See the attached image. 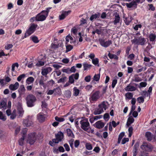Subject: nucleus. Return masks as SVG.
Wrapping results in <instances>:
<instances>
[{
  "label": "nucleus",
  "mask_w": 156,
  "mask_h": 156,
  "mask_svg": "<svg viewBox=\"0 0 156 156\" xmlns=\"http://www.w3.org/2000/svg\"><path fill=\"white\" fill-rule=\"evenodd\" d=\"M51 7L48 8L46 10L42 11L36 15V21H42L45 20L48 16V12Z\"/></svg>",
  "instance_id": "1"
},
{
  "label": "nucleus",
  "mask_w": 156,
  "mask_h": 156,
  "mask_svg": "<svg viewBox=\"0 0 156 156\" xmlns=\"http://www.w3.org/2000/svg\"><path fill=\"white\" fill-rule=\"evenodd\" d=\"M108 103L103 101L98 105L99 108L96 109L94 112V114L95 115H99L103 112L104 110H105L107 108Z\"/></svg>",
  "instance_id": "2"
},
{
  "label": "nucleus",
  "mask_w": 156,
  "mask_h": 156,
  "mask_svg": "<svg viewBox=\"0 0 156 156\" xmlns=\"http://www.w3.org/2000/svg\"><path fill=\"white\" fill-rule=\"evenodd\" d=\"M81 128L85 131L90 133L91 131L89 123L87 119H84L80 122Z\"/></svg>",
  "instance_id": "3"
},
{
  "label": "nucleus",
  "mask_w": 156,
  "mask_h": 156,
  "mask_svg": "<svg viewBox=\"0 0 156 156\" xmlns=\"http://www.w3.org/2000/svg\"><path fill=\"white\" fill-rule=\"evenodd\" d=\"M27 106L28 107H32L34 105V103L37 101L36 97L33 94L28 95L25 98Z\"/></svg>",
  "instance_id": "4"
},
{
  "label": "nucleus",
  "mask_w": 156,
  "mask_h": 156,
  "mask_svg": "<svg viewBox=\"0 0 156 156\" xmlns=\"http://www.w3.org/2000/svg\"><path fill=\"white\" fill-rule=\"evenodd\" d=\"M38 27L37 24L32 23L30 24L29 28L27 30L25 34V37L28 36L32 34L36 30Z\"/></svg>",
  "instance_id": "5"
},
{
  "label": "nucleus",
  "mask_w": 156,
  "mask_h": 156,
  "mask_svg": "<svg viewBox=\"0 0 156 156\" xmlns=\"http://www.w3.org/2000/svg\"><path fill=\"white\" fill-rule=\"evenodd\" d=\"M100 91L97 90L92 92L89 98V100L90 102L96 101L101 97Z\"/></svg>",
  "instance_id": "6"
},
{
  "label": "nucleus",
  "mask_w": 156,
  "mask_h": 156,
  "mask_svg": "<svg viewBox=\"0 0 156 156\" xmlns=\"http://www.w3.org/2000/svg\"><path fill=\"white\" fill-rule=\"evenodd\" d=\"M146 41V40L144 38L140 37L138 39H134L132 40L131 41L132 43L135 44L143 45L145 44Z\"/></svg>",
  "instance_id": "7"
},
{
  "label": "nucleus",
  "mask_w": 156,
  "mask_h": 156,
  "mask_svg": "<svg viewBox=\"0 0 156 156\" xmlns=\"http://www.w3.org/2000/svg\"><path fill=\"white\" fill-rule=\"evenodd\" d=\"M37 139L36 133H31L28 135L27 142L30 144H33Z\"/></svg>",
  "instance_id": "8"
},
{
  "label": "nucleus",
  "mask_w": 156,
  "mask_h": 156,
  "mask_svg": "<svg viewBox=\"0 0 156 156\" xmlns=\"http://www.w3.org/2000/svg\"><path fill=\"white\" fill-rule=\"evenodd\" d=\"M99 41L101 45L105 48L108 47L112 44V41L111 40L105 41L104 39L100 38L99 39Z\"/></svg>",
  "instance_id": "9"
},
{
  "label": "nucleus",
  "mask_w": 156,
  "mask_h": 156,
  "mask_svg": "<svg viewBox=\"0 0 156 156\" xmlns=\"http://www.w3.org/2000/svg\"><path fill=\"white\" fill-rule=\"evenodd\" d=\"M32 116H28L27 119H24L23 122V125L24 126L29 127L33 124V122L31 119Z\"/></svg>",
  "instance_id": "10"
},
{
  "label": "nucleus",
  "mask_w": 156,
  "mask_h": 156,
  "mask_svg": "<svg viewBox=\"0 0 156 156\" xmlns=\"http://www.w3.org/2000/svg\"><path fill=\"white\" fill-rule=\"evenodd\" d=\"M79 77V74L76 73L75 74H73L70 76L69 77V82L71 83H73L74 82V80H77Z\"/></svg>",
  "instance_id": "11"
},
{
  "label": "nucleus",
  "mask_w": 156,
  "mask_h": 156,
  "mask_svg": "<svg viewBox=\"0 0 156 156\" xmlns=\"http://www.w3.org/2000/svg\"><path fill=\"white\" fill-rule=\"evenodd\" d=\"M144 61L147 62V63H144L146 66L149 67L154 66L153 61H152L149 58L145 56L144 58Z\"/></svg>",
  "instance_id": "12"
},
{
  "label": "nucleus",
  "mask_w": 156,
  "mask_h": 156,
  "mask_svg": "<svg viewBox=\"0 0 156 156\" xmlns=\"http://www.w3.org/2000/svg\"><path fill=\"white\" fill-rule=\"evenodd\" d=\"M141 147L144 150L148 151L151 150L153 148V147L150 144L144 143L141 146Z\"/></svg>",
  "instance_id": "13"
},
{
  "label": "nucleus",
  "mask_w": 156,
  "mask_h": 156,
  "mask_svg": "<svg viewBox=\"0 0 156 156\" xmlns=\"http://www.w3.org/2000/svg\"><path fill=\"white\" fill-rule=\"evenodd\" d=\"M38 120L40 122H43L44 121L46 118L45 115L42 113H38L37 115Z\"/></svg>",
  "instance_id": "14"
},
{
  "label": "nucleus",
  "mask_w": 156,
  "mask_h": 156,
  "mask_svg": "<svg viewBox=\"0 0 156 156\" xmlns=\"http://www.w3.org/2000/svg\"><path fill=\"white\" fill-rule=\"evenodd\" d=\"M113 16H115L114 20L113 23L114 25H116L117 23H119L120 21V17L119 15L117 12H115Z\"/></svg>",
  "instance_id": "15"
},
{
  "label": "nucleus",
  "mask_w": 156,
  "mask_h": 156,
  "mask_svg": "<svg viewBox=\"0 0 156 156\" xmlns=\"http://www.w3.org/2000/svg\"><path fill=\"white\" fill-rule=\"evenodd\" d=\"M126 5L128 8L135 9L137 7V5L135 1L129 3H126Z\"/></svg>",
  "instance_id": "16"
},
{
  "label": "nucleus",
  "mask_w": 156,
  "mask_h": 156,
  "mask_svg": "<svg viewBox=\"0 0 156 156\" xmlns=\"http://www.w3.org/2000/svg\"><path fill=\"white\" fill-rule=\"evenodd\" d=\"M126 91H133L136 90V88L132 86L131 83L129 84L124 89Z\"/></svg>",
  "instance_id": "17"
},
{
  "label": "nucleus",
  "mask_w": 156,
  "mask_h": 156,
  "mask_svg": "<svg viewBox=\"0 0 156 156\" xmlns=\"http://www.w3.org/2000/svg\"><path fill=\"white\" fill-rule=\"evenodd\" d=\"M52 69L50 67H48L42 69L41 74L45 76L48 73L50 72L52 70Z\"/></svg>",
  "instance_id": "18"
},
{
  "label": "nucleus",
  "mask_w": 156,
  "mask_h": 156,
  "mask_svg": "<svg viewBox=\"0 0 156 156\" xmlns=\"http://www.w3.org/2000/svg\"><path fill=\"white\" fill-rule=\"evenodd\" d=\"M105 126V124L101 121L100 120L94 124V126L98 129H101Z\"/></svg>",
  "instance_id": "19"
},
{
  "label": "nucleus",
  "mask_w": 156,
  "mask_h": 156,
  "mask_svg": "<svg viewBox=\"0 0 156 156\" xmlns=\"http://www.w3.org/2000/svg\"><path fill=\"white\" fill-rule=\"evenodd\" d=\"M70 12L71 11H70L63 12L62 14L59 15V20H62L64 19L70 13Z\"/></svg>",
  "instance_id": "20"
},
{
  "label": "nucleus",
  "mask_w": 156,
  "mask_h": 156,
  "mask_svg": "<svg viewBox=\"0 0 156 156\" xmlns=\"http://www.w3.org/2000/svg\"><path fill=\"white\" fill-rule=\"evenodd\" d=\"M26 89L23 85H20L19 89L18 90V91L20 95L22 96L25 94Z\"/></svg>",
  "instance_id": "21"
},
{
  "label": "nucleus",
  "mask_w": 156,
  "mask_h": 156,
  "mask_svg": "<svg viewBox=\"0 0 156 156\" xmlns=\"http://www.w3.org/2000/svg\"><path fill=\"white\" fill-rule=\"evenodd\" d=\"M19 85V83L16 82L14 84L10 85L9 88L11 90H14L18 88Z\"/></svg>",
  "instance_id": "22"
},
{
  "label": "nucleus",
  "mask_w": 156,
  "mask_h": 156,
  "mask_svg": "<svg viewBox=\"0 0 156 156\" xmlns=\"http://www.w3.org/2000/svg\"><path fill=\"white\" fill-rule=\"evenodd\" d=\"M6 102L4 100H1L0 101V109L5 110L6 109Z\"/></svg>",
  "instance_id": "23"
},
{
  "label": "nucleus",
  "mask_w": 156,
  "mask_h": 156,
  "mask_svg": "<svg viewBox=\"0 0 156 156\" xmlns=\"http://www.w3.org/2000/svg\"><path fill=\"white\" fill-rule=\"evenodd\" d=\"M134 120V119L132 116H129L127 119L126 124V125L128 126H129L133 122Z\"/></svg>",
  "instance_id": "24"
},
{
  "label": "nucleus",
  "mask_w": 156,
  "mask_h": 156,
  "mask_svg": "<svg viewBox=\"0 0 156 156\" xmlns=\"http://www.w3.org/2000/svg\"><path fill=\"white\" fill-rule=\"evenodd\" d=\"M56 138L60 142L63 138V134L61 132H58L57 134L56 135Z\"/></svg>",
  "instance_id": "25"
},
{
  "label": "nucleus",
  "mask_w": 156,
  "mask_h": 156,
  "mask_svg": "<svg viewBox=\"0 0 156 156\" xmlns=\"http://www.w3.org/2000/svg\"><path fill=\"white\" fill-rule=\"evenodd\" d=\"M145 136L148 141H151L152 140V136L151 133L149 132H146L145 133Z\"/></svg>",
  "instance_id": "26"
},
{
  "label": "nucleus",
  "mask_w": 156,
  "mask_h": 156,
  "mask_svg": "<svg viewBox=\"0 0 156 156\" xmlns=\"http://www.w3.org/2000/svg\"><path fill=\"white\" fill-rule=\"evenodd\" d=\"M34 81V79L32 77H30L27 78L26 83L27 84H30L33 83Z\"/></svg>",
  "instance_id": "27"
},
{
  "label": "nucleus",
  "mask_w": 156,
  "mask_h": 156,
  "mask_svg": "<svg viewBox=\"0 0 156 156\" xmlns=\"http://www.w3.org/2000/svg\"><path fill=\"white\" fill-rule=\"evenodd\" d=\"M100 16V14L99 13L95 14L92 15L90 18V20L92 21L96 19V18H98Z\"/></svg>",
  "instance_id": "28"
},
{
  "label": "nucleus",
  "mask_w": 156,
  "mask_h": 156,
  "mask_svg": "<svg viewBox=\"0 0 156 156\" xmlns=\"http://www.w3.org/2000/svg\"><path fill=\"white\" fill-rule=\"evenodd\" d=\"M83 66L84 70H87L90 68L91 66V65L85 62L83 64Z\"/></svg>",
  "instance_id": "29"
},
{
  "label": "nucleus",
  "mask_w": 156,
  "mask_h": 156,
  "mask_svg": "<svg viewBox=\"0 0 156 156\" xmlns=\"http://www.w3.org/2000/svg\"><path fill=\"white\" fill-rule=\"evenodd\" d=\"M85 146L86 149L88 150H91L93 149L92 144L89 143H86L85 144Z\"/></svg>",
  "instance_id": "30"
},
{
  "label": "nucleus",
  "mask_w": 156,
  "mask_h": 156,
  "mask_svg": "<svg viewBox=\"0 0 156 156\" xmlns=\"http://www.w3.org/2000/svg\"><path fill=\"white\" fill-rule=\"evenodd\" d=\"M133 94L131 92H127L125 94L126 98L129 99H131L133 98Z\"/></svg>",
  "instance_id": "31"
},
{
  "label": "nucleus",
  "mask_w": 156,
  "mask_h": 156,
  "mask_svg": "<svg viewBox=\"0 0 156 156\" xmlns=\"http://www.w3.org/2000/svg\"><path fill=\"white\" fill-rule=\"evenodd\" d=\"M66 132L68 136H71L72 137H74V135L72 131L69 129H66Z\"/></svg>",
  "instance_id": "32"
},
{
  "label": "nucleus",
  "mask_w": 156,
  "mask_h": 156,
  "mask_svg": "<svg viewBox=\"0 0 156 156\" xmlns=\"http://www.w3.org/2000/svg\"><path fill=\"white\" fill-rule=\"evenodd\" d=\"M132 20V17L131 16H129L125 19L124 21L127 25H128Z\"/></svg>",
  "instance_id": "33"
},
{
  "label": "nucleus",
  "mask_w": 156,
  "mask_h": 156,
  "mask_svg": "<svg viewBox=\"0 0 156 156\" xmlns=\"http://www.w3.org/2000/svg\"><path fill=\"white\" fill-rule=\"evenodd\" d=\"M73 95L75 96H77L79 93V90L76 87H74L73 89Z\"/></svg>",
  "instance_id": "34"
},
{
  "label": "nucleus",
  "mask_w": 156,
  "mask_h": 156,
  "mask_svg": "<svg viewBox=\"0 0 156 156\" xmlns=\"http://www.w3.org/2000/svg\"><path fill=\"white\" fill-rule=\"evenodd\" d=\"M124 135L125 133L124 132H122L119 134V137L118 141V144H119L120 143L121 141L122 138L124 136Z\"/></svg>",
  "instance_id": "35"
},
{
  "label": "nucleus",
  "mask_w": 156,
  "mask_h": 156,
  "mask_svg": "<svg viewBox=\"0 0 156 156\" xmlns=\"http://www.w3.org/2000/svg\"><path fill=\"white\" fill-rule=\"evenodd\" d=\"M92 63L95 66H99V60L97 58H96L92 60Z\"/></svg>",
  "instance_id": "36"
},
{
  "label": "nucleus",
  "mask_w": 156,
  "mask_h": 156,
  "mask_svg": "<svg viewBox=\"0 0 156 156\" xmlns=\"http://www.w3.org/2000/svg\"><path fill=\"white\" fill-rule=\"evenodd\" d=\"M108 55L111 59L114 58L115 59L117 60L118 58V57L115 55L112 54L110 53H109Z\"/></svg>",
  "instance_id": "37"
},
{
  "label": "nucleus",
  "mask_w": 156,
  "mask_h": 156,
  "mask_svg": "<svg viewBox=\"0 0 156 156\" xmlns=\"http://www.w3.org/2000/svg\"><path fill=\"white\" fill-rule=\"evenodd\" d=\"M0 119L4 121L6 119V116L1 111H0Z\"/></svg>",
  "instance_id": "38"
},
{
  "label": "nucleus",
  "mask_w": 156,
  "mask_h": 156,
  "mask_svg": "<svg viewBox=\"0 0 156 156\" xmlns=\"http://www.w3.org/2000/svg\"><path fill=\"white\" fill-rule=\"evenodd\" d=\"M65 95L67 98H69L71 96V92L70 90H67L65 92Z\"/></svg>",
  "instance_id": "39"
},
{
  "label": "nucleus",
  "mask_w": 156,
  "mask_h": 156,
  "mask_svg": "<svg viewBox=\"0 0 156 156\" xmlns=\"http://www.w3.org/2000/svg\"><path fill=\"white\" fill-rule=\"evenodd\" d=\"M149 37L150 41H153L155 40L156 37V36L154 34H151L150 35Z\"/></svg>",
  "instance_id": "40"
},
{
  "label": "nucleus",
  "mask_w": 156,
  "mask_h": 156,
  "mask_svg": "<svg viewBox=\"0 0 156 156\" xmlns=\"http://www.w3.org/2000/svg\"><path fill=\"white\" fill-rule=\"evenodd\" d=\"M100 78V74H95L93 77V80L96 81H98Z\"/></svg>",
  "instance_id": "41"
},
{
  "label": "nucleus",
  "mask_w": 156,
  "mask_h": 156,
  "mask_svg": "<svg viewBox=\"0 0 156 156\" xmlns=\"http://www.w3.org/2000/svg\"><path fill=\"white\" fill-rule=\"evenodd\" d=\"M24 139V136H22V137L20 138L19 140V144L20 145L23 146V145Z\"/></svg>",
  "instance_id": "42"
},
{
  "label": "nucleus",
  "mask_w": 156,
  "mask_h": 156,
  "mask_svg": "<svg viewBox=\"0 0 156 156\" xmlns=\"http://www.w3.org/2000/svg\"><path fill=\"white\" fill-rule=\"evenodd\" d=\"M19 66V64L18 63H15L12 65V75H13V72H14L15 71V67H17L18 68Z\"/></svg>",
  "instance_id": "43"
},
{
  "label": "nucleus",
  "mask_w": 156,
  "mask_h": 156,
  "mask_svg": "<svg viewBox=\"0 0 156 156\" xmlns=\"http://www.w3.org/2000/svg\"><path fill=\"white\" fill-rule=\"evenodd\" d=\"M66 51L65 52L67 53V52H68V51H70L72 49H73V46L71 45H66Z\"/></svg>",
  "instance_id": "44"
},
{
  "label": "nucleus",
  "mask_w": 156,
  "mask_h": 156,
  "mask_svg": "<svg viewBox=\"0 0 156 156\" xmlns=\"http://www.w3.org/2000/svg\"><path fill=\"white\" fill-rule=\"evenodd\" d=\"M32 41L35 43H37L39 42L37 37L36 36H33L31 37Z\"/></svg>",
  "instance_id": "45"
},
{
  "label": "nucleus",
  "mask_w": 156,
  "mask_h": 156,
  "mask_svg": "<svg viewBox=\"0 0 156 156\" xmlns=\"http://www.w3.org/2000/svg\"><path fill=\"white\" fill-rule=\"evenodd\" d=\"M55 73L54 74V76L55 77L59 76L61 73V71L59 70H57L54 71Z\"/></svg>",
  "instance_id": "46"
},
{
  "label": "nucleus",
  "mask_w": 156,
  "mask_h": 156,
  "mask_svg": "<svg viewBox=\"0 0 156 156\" xmlns=\"http://www.w3.org/2000/svg\"><path fill=\"white\" fill-rule=\"evenodd\" d=\"M17 110L18 111V113L20 115L23 114V111L22 107H18Z\"/></svg>",
  "instance_id": "47"
},
{
  "label": "nucleus",
  "mask_w": 156,
  "mask_h": 156,
  "mask_svg": "<svg viewBox=\"0 0 156 156\" xmlns=\"http://www.w3.org/2000/svg\"><path fill=\"white\" fill-rule=\"evenodd\" d=\"M55 119L56 121L60 122H63L65 120L64 118L62 117H59L58 116H56L55 117Z\"/></svg>",
  "instance_id": "48"
},
{
  "label": "nucleus",
  "mask_w": 156,
  "mask_h": 156,
  "mask_svg": "<svg viewBox=\"0 0 156 156\" xmlns=\"http://www.w3.org/2000/svg\"><path fill=\"white\" fill-rule=\"evenodd\" d=\"M133 156H136L137 154V147L136 145H135L133 147Z\"/></svg>",
  "instance_id": "49"
},
{
  "label": "nucleus",
  "mask_w": 156,
  "mask_h": 156,
  "mask_svg": "<svg viewBox=\"0 0 156 156\" xmlns=\"http://www.w3.org/2000/svg\"><path fill=\"white\" fill-rule=\"evenodd\" d=\"M25 77V74H22L20 75L17 78V80L18 81H20L23 78H24Z\"/></svg>",
  "instance_id": "50"
},
{
  "label": "nucleus",
  "mask_w": 156,
  "mask_h": 156,
  "mask_svg": "<svg viewBox=\"0 0 156 156\" xmlns=\"http://www.w3.org/2000/svg\"><path fill=\"white\" fill-rule=\"evenodd\" d=\"M62 72L64 73H65L68 74L70 73L69 68H63L62 69Z\"/></svg>",
  "instance_id": "51"
},
{
  "label": "nucleus",
  "mask_w": 156,
  "mask_h": 156,
  "mask_svg": "<svg viewBox=\"0 0 156 156\" xmlns=\"http://www.w3.org/2000/svg\"><path fill=\"white\" fill-rule=\"evenodd\" d=\"M137 101L139 103H143L144 101V98L143 97H139L137 98Z\"/></svg>",
  "instance_id": "52"
},
{
  "label": "nucleus",
  "mask_w": 156,
  "mask_h": 156,
  "mask_svg": "<svg viewBox=\"0 0 156 156\" xmlns=\"http://www.w3.org/2000/svg\"><path fill=\"white\" fill-rule=\"evenodd\" d=\"M66 79V77H62L58 81V83H63L64 81H65Z\"/></svg>",
  "instance_id": "53"
},
{
  "label": "nucleus",
  "mask_w": 156,
  "mask_h": 156,
  "mask_svg": "<svg viewBox=\"0 0 156 156\" xmlns=\"http://www.w3.org/2000/svg\"><path fill=\"white\" fill-rule=\"evenodd\" d=\"M133 130V128L132 127H130L129 128L128 132L129 133V136L130 137L132 135Z\"/></svg>",
  "instance_id": "54"
},
{
  "label": "nucleus",
  "mask_w": 156,
  "mask_h": 156,
  "mask_svg": "<svg viewBox=\"0 0 156 156\" xmlns=\"http://www.w3.org/2000/svg\"><path fill=\"white\" fill-rule=\"evenodd\" d=\"M117 80L116 79H114L113 80L112 83V88H114L115 85L117 84Z\"/></svg>",
  "instance_id": "55"
},
{
  "label": "nucleus",
  "mask_w": 156,
  "mask_h": 156,
  "mask_svg": "<svg viewBox=\"0 0 156 156\" xmlns=\"http://www.w3.org/2000/svg\"><path fill=\"white\" fill-rule=\"evenodd\" d=\"M80 142L79 140H76L74 142V146L75 147L77 148L80 145Z\"/></svg>",
  "instance_id": "56"
},
{
  "label": "nucleus",
  "mask_w": 156,
  "mask_h": 156,
  "mask_svg": "<svg viewBox=\"0 0 156 156\" xmlns=\"http://www.w3.org/2000/svg\"><path fill=\"white\" fill-rule=\"evenodd\" d=\"M74 141V140L72 139L69 142L70 146L72 148H73Z\"/></svg>",
  "instance_id": "57"
},
{
  "label": "nucleus",
  "mask_w": 156,
  "mask_h": 156,
  "mask_svg": "<svg viewBox=\"0 0 156 156\" xmlns=\"http://www.w3.org/2000/svg\"><path fill=\"white\" fill-rule=\"evenodd\" d=\"M54 90L55 91V94H59L61 92V89L58 87L56 88L55 89H54Z\"/></svg>",
  "instance_id": "58"
},
{
  "label": "nucleus",
  "mask_w": 156,
  "mask_h": 156,
  "mask_svg": "<svg viewBox=\"0 0 156 156\" xmlns=\"http://www.w3.org/2000/svg\"><path fill=\"white\" fill-rule=\"evenodd\" d=\"M129 139L128 138H124L122 140L121 143L122 144H125L126 142L129 141Z\"/></svg>",
  "instance_id": "59"
},
{
  "label": "nucleus",
  "mask_w": 156,
  "mask_h": 156,
  "mask_svg": "<svg viewBox=\"0 0 156 156\" xmlns=\"http://www.w3.org/2000/svg\"><path fill=\"white\" fill-rule=\"evenodd\" d=\"M64 147H65L66 151H69L70 150L69 147L67 144H64Z\"/></svg>",
  "instance_id": "60"
},
{
  "label": "nucleus",
  "mask_w": 156,
  "mask_h": 156,
  "mask_svg": "<svg viewBox=\"0 0 156 156\" xmlns=\"http://www.w3.org/2000/svg\"><path fill=\"white\" fill-rule=\"evenodd\" d=\"M44 62H43L39 61L36 64V66H43L44 65Z\"/></svg>",
  "instance_id": "61"
},
{
  "label": "nucleus",
  "mask_w": 156,
  "mask_h": 156,
  "mask_svg": "<svg viewBox=\"0 0 156 156\" xmlns=\"http://www.w3.org/2000/svg\"><path fill=\"white\" fill-rule=\"evenodd\" d=\"M91 76L90 75L87 76L85 77V80L87 82H89L90 80Z\"/></svg>",
  "instance_id": "62"
},
{
  "label": "nucleus",
  "mask_w": 156,
  "mask_h": 156,
  "mask_svg": "<svg viewBox=\"0 0 156 156\" xmlns=\"http://www.w3.org/2000/svg\"><path fill=\"white\" fill-rule=\"evenodd\" d=\"M146 69V67H144L138 69L136 72L137 73H139L142 71H144Z\"/></svg>",
  "instance_id": "63"
},
{
  "label": "nucleus",
  "mask_w": 156,
  "mask_h": 156,
  "mask_svg": "<svg viewBox=\"0 0 156 156\" xmlns=\"http://www.w3.org/2000/svg\"><path fill=\"white\" fill-rule=\"evenodd\" d=\"M71 31L74 34H76L77 31V29L75 27H74L71 29Z\"/></svg>",
  "instance_id": "64"
}]
</instances>
